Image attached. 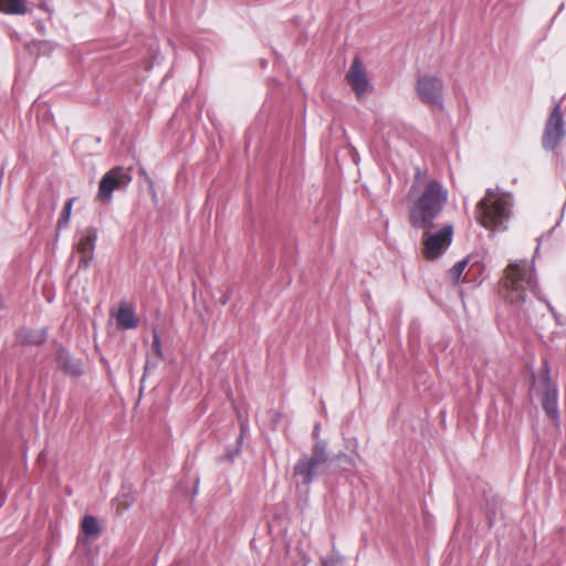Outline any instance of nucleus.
<instances>
[{
	"mask_svg": "<svg viewBox=\"0 0 566 566\" xmlns=\"http://www.w3.org/2000/svg\"><path fill=\"white\" fill-rule=\"evenodd\" d=\"M453 227L447 224L436 232L426 231L422 235V253L426 260H436L451 245Z\"/></svg>",
	"mask_w": 566,
	"mask_h": 566,
	"instance_id": "nucleus-5",
	"label": "nucleus"
},
{
	"mask_svg": "<svg viewBox=\"0 0 566 566\" xmlns=\"http://www.w3.org/2000/svg\"><path fill=\"white\" fill-rule=\"evenodd\" d=\"M416 91L419 98L433 107L441 108L443 101V83L433 75H422L417 80Z\"/></svg>",
	"mask_w": 566,
	"mask_h": 566,
	"instance_id": "nucleus-7",
	"label": "nucleus"
},
{
	"mask_svg": "<svg viewBox=\"0 0 566 566\" xmlns=\"http://www.w3.org/2000/svg\"><path fill=\"white\" fill-rule=\"evenodd\" d=\"M346 80L359 99L367 96L373 90L366 70L358 57L354 59L346 74Z\"/></svg>",
	"mask_w": 566,
	"mask_h": 566,
	"instance_id": "nucleus-8",
	"label": "nucleus"
},
{
	"mask_svg": "<svg viewBox=\"0 0 566 566\" xmlns=\"http://www.w3.org/2000/svg\"><path fill=\"white\" fill-rule=\"evenodd\" d=\"M97 240V231L93 227L85 228L80 232L76 250L80 254L78 268L87 269L94 258V250Z\"/></svg>",
	"mask_w": 566,
	"mask_h": 566,
	"instance_id": "nucleus-9",
	"label": "nucleus"
},
{
	"mask_svg": "<svg viewBox=\"0 0 566 566\" xmlns=\"http://www.w3.org/2000/svg\"><path fill=\"white\" fill-rule=\"evenodd\" d=\"M331 462L325 440L315 441L311 454H303L293 468V478L297 489L308 491L315 476L323 474Z\"/></svg>",
	"mask_w": 566,
	"mask_h": 566,
	"instance_id": "nucleus-4",
	"label": "nucleus"
},
{
	"mask_svg": "<svg viewBox=\"0 0 566 566\" xmlns=\"http://www.w3.org/2000/svg\"><path fill=\"white\" fill-rule=\"evenodd\" d=\"M513 206L512 196L507 192L496 189H488L475 208L476 221L489 230L505 229L511 218V208Z\"/></svg>",
	"mask_w": 566,
	"mask_h": 566,
	"instance_id": "nucleus-3",
	"label": "nucleus"
},
{
	"mask_svg": "<svg viewBox=\"0 0 566 566\" xmlns=\"http://www.w3.org/2000/svg\"><path fill=\"white\" fill-rule=\"evenodd\" d=\"M125 186V179H101L97 197L103 201H109L113 191Z\"/></svg>",
	"mask_w": 566,
	"mask_h": 566,
	"instance_id": "nucleus-15",
	"label": "nucleus"
},
{
	"mask_svg": "<svg viewBox=\"0 0 566 566\" xmlns=\"http://www.w3.org/2000/svg\"><path fill=\"white\" fill-rule=\"evenodd\" d=\"M22 339L28 344L42 345L46 339V329L25 331L22 334Z\"/></svg>",
	"mask_w": 566,
	"mask_h": 566,
	"instance_id": "nucleus-17",
	"label": "nucleus"
},
{
	"mask_svg": "<svg viewBox=\"0 0 566 566\" xmlns=\"http://www.w3.org/2000/svg\"><path fill=\"white\" fill-rule=\"evenodd\" d=\"M81 528L86 536L92 537H97L102 531L98 521L92 515H86L83 518Z\"/></svg>",
	"mask_w": 566,
	"mask_h": 566,
	"instance_id": "nucleus-16",
	"label": "nucleus"
},
{
	"mask_svg": "<svg viewBox=\"0 0 566 566\" xmlns=\"http://www.w3.org/2000/svg\"><path fill=\"white\" fill-rule=\"evenodd\" d=\"M228 301H229V296H227V295L222 296V298H221V303H222L223 305H224V304H227V303H228Z\"/></svg>",
	"mask_w": 566,
	"mask_h": 566,
	"instance_id": "nucleus-24",
	"label": "nucleus"
},
{
	"mask_svg": "<svg viewBox=\"0 0 566 566\" xmlns=\"http://www.w3.org/2000/svg\"><path fill=\"white\" fill-rule=\"evenodd\" d=\"M57 365L71 376H80L82 374V363L73 357L65 348L61 347L56 355Z\"/></svg>",
	"mask_w": 566,
	"mask_h": 566,
	"instance_id": "nucleus-11",
	"label": "nucleus"
},
{
	"mask_svg": "<svg viewBox=\"0 0 566 566\" xmlns=\"http://www.w3.org/2000/svg\"><path fill=\"white\" fill-rule=\"evenodd\" d=\"M154 339L151 344V355L148 356L145 363V373H148L150 369H155L158 365V361L164 359V352L161 347L160 337L156 329L153 333Z\"/></svg>",
	"mask_w": 566,
	"mask_h": 566,
	"instance_id": "nucleus-13",
	"label": "nucleus"
},
{
	"mask_svg": "<svg viewBox=\"0 0 566 566\" xmlns=\"http://www.w3.org/2000/svg\"><path fill=\"white\" fill-rule=\"evenodd\" d=\"M337 459L344 464V469L353 468L355 464L353 458L347 454H339Z\"/></svg>",
	"mask_w": 566,
	"mask_h": 566,
	"instance_id": "nucleus-22",
	"label": "nucleus"
},
{
	"mask_svg": "<svg viewBox=\"0 0 566 566\" xmlns=\"http://www.w3.org/2000/svg\"><path fill=\"white\" fill-rule=\"evenodd\" d=\"M129 505H130V504H129L128 502H126V503L124 504V506H123V510H127V509L129 507Z\"/></svg>",
	"mask_w": 566,
	"mask_h": 566,
	"instance_id": "nucleus-26",
	"label": "nucleus"
},
{
	"mask_svg": "<svg viewBox=\"0 0 566 566\" xmlns=\"http://www.w3.org/2000/svg\"><path fill=\"white\" fill-rule=\"evenodd\" d=\"M408 198L409 223L416 230H428L441 214L448 201V190L436 179H417Z\"/></svg>",
	"mask_w": 566,
	"mask_h": 566,
	"instance_id": "nucleus-1",
	"label": "nucleus"
},
{
	"mask_svg": "<svg viewBox=\"0 0 566 566\" xmlns=\"http://www.w3.org/2000/svg\"><path fill=\"white\" fill-rule=\"evenodd\" d=\"M547 307L551 311V313L556 316L555 310L549 303H547Z\"/></svg>",
	"mask_w": 566,
	"mask_h": 566,
	"instance_id": "nucleus-25",
	"label": "nucleus"
},
{
	"mask_svg": "<svg viewBox=\"0 0 566 566\" xmlns=\"http://www.w3.org/2000/svg\"><path fill=\"white\" fill-rule=\"evenodd\" d=\"M74 200H75V198H71L65 202L63 210L61 212V216L57 220V224H56L57 230H62L67 227L70 218H71Z\"/></svg>",
	"mask_w": 566,
	"mask_h": 566,
	"instance_id": "nucleus-18",
	"label": "nucleus"
},
{
	"mask_svg": "<svg viewBox=\"0 0 566 566\" xmlns=\"http://www.w3.org/2000/svg\"><path fill=\"white\" fill-rule=\"evenodd\" d=\"M565 135L566 130L560 105L556 104L546 120L542 137V145L546 150H554L565 138Z\"/></svg>",
	"mask_w": 566,
	"mask_h": 566,
	"instance_id": "nucleus-6",
	"label": "nucleus"
},
{
	"mask_svg": "<svg viewBox=\"0 0 566 566\" xmlns=\"http://www.w3.org/2000/svg\"><path fill=\"white\" fill-rule=\"evenodd\" d=\"M499 285L502 297L518 311L525 305L528 294L539 298L534 262L509 263Z\"/></svg>",
	"mask_w": 566,
	"mask_h": 566,
	"instance_id": "nucleus-2",
	"label": "nucleus"
},
{
	"mask_svg": "<svg viewBox=\"0 0 566 566\" xmlns=\"http://www.w3.org/2000/svg\"><path fill=\"white\" fill-rule=\"evenodd\" d=\"M469 262H470V258L461 260L458 263H455L453 265V268L451 269V276L455 283H458L460 281Z\"/></svg>",
	"mask_w": 566,
	"mask_h": 566,
	"instance_id": "nucleus-19",
	"label": "nucleus"
},
{
	"mask_svg": "<svg viewBox=\"0 0 566 566\" xmlns=\"http://www.w3.org/2000/svg\"><path fill=\"white\" fill-rule=\"evenodd\" d=\"M130 174H135V172L132 171V169H129L128 172L124 174L122 167H115L114 169H112L108 172H106L103 177H107V178H111V177H129Z\"/></svg>",
	"mask_w": 566,
	"mask_h": 566,
	"instance_id": "nucleus-20",
	"label": "nucleus"
},
{
	"mask_svg": "<svg viewBox=\"0 0 566 566\" xmlns=\"http://www.w3.org/2000/svg\"><path fill=\"white\" fill-rule=\"evenodd\" d=\"M0 12L22 15L30 12V7L27 0H0Z\"/></svg>",
	"mask_w": 566,
	"mask_h": 566,
	"instance_id": "nucleus-14",
	"label": "nucleus"
},
{
	"mask_svg": "<svg viewBox=\"0 0 566 566\" xmlns=\"http://www.w3.org/2000/svg\"><path fill=\"white\" fill-rule=\"evenodd\" d=\"M543 409L552 420L558 419V391L556 387L548 386L544 392Z\"/></svg>",
	"mask_w": 566,
	"mask_h": 566,
	"instance_id": "nucleus-12",
	"label": "nucleus"
},
{
	"mask_svg": "<svg viewBox=\"0 0 566 566\" xmlns=\"http://www.w3.org/2000/svg\"><path fill=\"white\" fill-rule=\"evenodd\" d=\"M312 436L314 439H316V441L319 440L318 439V437H319V424L318 423L315 424Z\"/></svg>",
	"mask_w": 566,
	"mask_h": 566,
	"instance_id": "nucleus-23",
	"label": "nucleus"
},
{
	"mask_svg": "<svg viewBox=\"0 0 566 566\" xmlns=\"http://www.w3.org/2000/svg\"><path fill=\"white\" fill-rule=\"evenodd\" d=\"M323 566H342V557L338 554H332L323 560Z\"/></svg>",
	"mask_w": 566,
	"mask_h": 566,
	"instance_id": "nucleus-21",
	"label": "nucleus"
},
{
	"mask_svg": "<svg viewBox=\"0 0 566 566\" xmlns=\"http://www.w3.org/2000/svg\"><path fill=\"white\" fill-rule=\"evenodd\" d=\"M116 325L120 329H134L139 325V318L132 305L120 302L115 315Z\"/></svg>",
	"mask_w": 566,
	"mask_h": 566,
	"instance_id": "nucleus-10",
	"label": "nucleus"
}]
</instances>
